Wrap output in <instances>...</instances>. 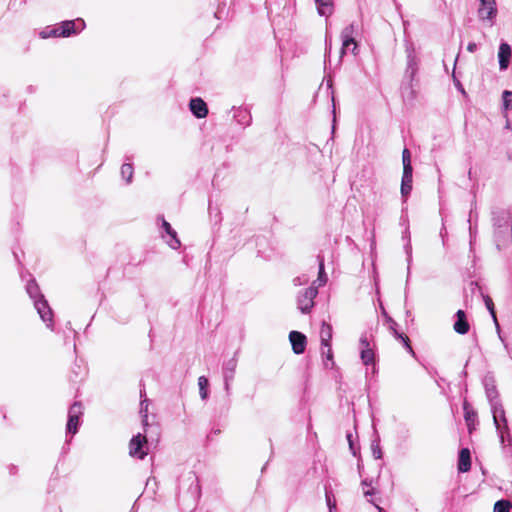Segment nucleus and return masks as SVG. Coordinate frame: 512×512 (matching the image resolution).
Wrapping results in <instances>:
<instances>
[{
	"instance_id": "nucleus-1",
	"label": "nucleus",
	"mask_w": 512,
	"mask_h": 512,
	"mask_svg": "<svg viewBox=\"0 0 512 512\" xmlns=\"http://www.w3.org/2000/svg\"><path fill=\"white\" fill-rule=\"evenodd\" d=\"M491 412L493 415V422L498 432L501 443H504L505 436L507 435L509 438V427L508 421L505 415V410L503 408L502 403H494L491 407Z\"/></svg>"
},
{
	"instance_id": "nucleus-7",
	"label": "nucleus",
	"mask_w": 512,
	"mask_h": 512,
	"mask_svg": "<svg viewBox=\"0 0 512 512\" xmlns=\"http://www.w3.org/2000/svg\"><path fill=\"white\" fill-rule=\"evenodd\" d=\"M34 306L40 316V318L47 323L48 327L52 325L53 313L48 305V302L41 296L38 300H35Z\"/></svg>"
},
{
	"instance_id": "nucleus-5",
	"label": "nucleus",
	"mask_w": 512,
	"mask_h": 512,
	"mask_svg": "<svg viewBox=\"0 0 512 512\" xmlns=\"http://www.w3.org/2000/svg\"><path fill=\"white\" fill-rule=\"evenodd\" d=\"M83 414V407L80 402H75L71 405L68 412L67 431L76 434L78 431L79 419Z\"/></svg>"
},
{
	"instance_id": "nucleus-29",
	"label": "nucleus",
	"mask_w": 512,
	"mask_h": 512,
	"mask_svg": "<svg viewBox=\"0 0 512 512\" xmlns=\"http://www.w3.org/2000/svg\"><path fill=\"white\" fill-rule=\"evenodd\" d=\"M403 171L413 170L411 165V153L405 148L402 152Z\"/></svg>"
},
{
	"instance_id": "nucleus-18",
	"label": "nucleus",
	"mask_w": 512,
	"mask_h": 512,
	"mask_svg": "<svg viewBox=\"0 0 512 512\" xmlns=\"http://www.w3.org/2000/svg\"><path fill=\"white\" fill-rule=\"evenodd\" d=\"M332 339V327L330 324L323 322L320 330V340L322 346H328Z\"/></svg>"
},
{
	"instance_id": "nucleus-27",
	"label": "nucleus",
	"mask_w": 512,
	"mask_h": 512,
	"mask_svg": "<svg viewBox=\"0 0 512 512\" xmlns=\"http://www.w3.org/2000/svg\"><path fill=\"white\" fill-rule=\"evenodd\" d=\"M512 504L508 500H499L494 504L493 512H510Z\"/></svg>"
},
{
	"instance_id": "nucleus-31",
	"label": "nucleus",
	"mask_w": 512,
	"mask_h": 512,
	"mask_svg": "<svg viewBox=\"0 0 512 512\" xmlns=\"http://www.w3.org/2000/svg\"><path fill=\"white\" fill-rule=\"evenodd\" d=\"M355 25L350 24L346 26L341 32V39H352L354 38Z\"/></svg>"
},
{
	"instance_id": "nucleus-43",
	"label": "nucleus",
	"mask_w": 512,
	"mask_h": 512,
	"mask_svg": "<svg viewBox=\"0 0 512 512\" xmlns=\"http://www.w3.org/2000/svg\"><path fill=\"white\" fill-rule=\"evenodd\" d=\"M327 502H328V505H329V508H330V512H332V506H331V503H330V498L329 496L327 495Z\"/></svg>"
},
{
	"instance_id": "nucleus-40",
	"label": "nucleus",
	"mask_w": 512,
	"mask_h": 512,
	"mask_svg": "<svg viewBox=\"0 0 512 512\" xmlns=\"http://www.w3.org/2000/svg\"><path fill=\"white\" fill-rule=\"evenodd\" d=\"M347 439H348V442H349L350 449H351L352 453L355 455L356 452H355L354 447H353L352 435L348 434L347 435Z\"/></svg>"
},
{
	"instance_id": "nucleus-36",
	"label": "nucleus",
	"mask_w": 512,
	"mask_h": 512,
	"mask_svg": "<svg viewBox=\"0 0 512 512\" xmlns=\"http://www.w3.org/2000/svg\"><path fill=\"white\" fill-rule=\"evenodd\" d=\"M147 411H148V403H147V400H142L141 401V410L140 412L143 413V423L144 425H147Z\"/></svg>"
},
{
	"instance_id": "nucleus-26",
	"label": "nucleus",
	"mask_w": 512,
	"mask_h": 512,
	"mask_svg": "<svg viewBox=\"0 0 512 512\" xmlns=\"http://www.w3.org/2000/svg\"><path fill=\"white\" fill-rule=\"evenodd\" d=\"M483 298H484L485 306L488 309L489 313L491 314L497 329L499 330V324H498V320H497V317H496V312H495V309H494V303H493L492 299L488 295L483 296Z\"/></svg>"
},
{
	"instance_id": "nucleus-44",
	"label": "nucleus",
	"mask_w": 512,
	"mask_h": 512,
	"mask_svg": "<svg viewBox=\"0 0 512 512\" xmlns=\"http://www.w3.org/2000/svg\"><path fill=\"white\" fill-rule=\"evenodd\" d=\"M362 484H363V485H368V482H367L366 480H364V481L362 482Z\"/></svg>"
},
{
	"instance_id": "nucleus-20",
	"label": "nucleus",
	"mask_w": 512,
	"mask_h": 512,
	"mask_svg": "<svg viewBox=\"0 0 512 512\" xmlns=\"http://www.w3.org/2000/svg\"><path fill=\"white\" fill-rule=\"evenodd\" d=\"M389 322L391 323V324H390V329L392 330V332H393L394 336H395L397 339L401 340V341L403 342L404 346L407 348V350H408L410 353H412V354H413L414 352H413L412 347H411V346H410V344H409V338H408L406 335H404V334H402V333H399V332L396 330L395 326H396L397 324H396V322H395V321H393L391 318H389Z\"/></svg>"
},
{
	"instance_id": "nucleus-11",
	"label": "nucleus",
	"mask_w": 512,
	"mask_h": 512,
	"mask_svg": "<svg viewBox=\"0 0 512 512\" xmlns=\"http://www.w3.org/2000/svg\"><path fill=\"white\" fill-rule=\"evenodd\" d=\"M360 345L362 346L360 357L364 365H369L374 363L375 354L373 350L369 347V343L366 336H362L360 338Z\"/></svg>"
},
{
	"instance_id": "nucleus-13",
	"label": "nucleus",
	"mask_w": 512,
	"mask_h": 512,
	"mask_svg": "<svg viewBox=\"0 0 512 512\" xmlns=\"http://www.w3.org/2000/svg\"><path fill=\"white\" fill-rule=\"evenodd\" d=\"M236 367H237V361L234 358L228 360L224 364L223 375H224L226 390L229 389V382L232 381L234 378V373H235Z\"/></svg>"
},
{
	"instance_id": "nucleus-3",
	"label": "nucleus",
	"mask_w": 512,
	"mask_h": 512,
	"mask_svg": "<svg viewBox=\"0 0 512 512\" xmlns=\"http://www.w3.org/2000/svg\"><path fill=\"white\" fill-rule=\"evenodd\" d=\"M478 16L480 20L487 21L490 26L493 25L497 16V7L495 0H479Z\"/></svg>"
},
{
	"instance_id": "nucleus-24",
	"label": "nucleus",
	"mask_w": 512,
	"mask_h": 512,
	"mask_svg": "<svg viewBox=\"0 0 512 512\" xmlns=\"http://www.w3.org/2000/svg\"><path fill=\"white\" fill-rule=\"evenodd\" d=\"M342 40V47H341V50H340V59L345 55L347 49H349V47L352 45L353 48H352V52L355 54L356 52V49H357V43L355 41L354 38L352 39H341Z\"/></svg>"
},
{
	"instance_id": "nucleus-9",
	"label": "nucleus",
	"mask_w": 512,
	"mask_h": 512,
	"mask_svg": "<svg viewBox=\"0 0 512 512\" xmlns=\"http://www.w3.org/2000/svg\"><path fill=\"white\" fill-rule=\"evenodd\" d=\"M511 56L512 50L510 45L506 42L501 43L498 51L499 68L501 71H504L508 68Z\"/></svg>"
},
{
	"instance_id": "nucleus-19",
	"label": "nucleus",
	"mask_w": 512,
	"mask_h": 512,
	"mask_svg": "<svg viewBox=\"0 0 512 512\" xmlns=\"http://www.w3.org/2000/svg\"><path fill=\"white\" fill-rule=\"evenodd\" d=\"M463 409H464V418H465V421L467 423V426H468V429H469V432L472 431V428H473V425L475 424V421H476V417H477V414L474 410H472L468 403L467 402H464V405H463Z\"/></svg>"
},
{
	"instance_id": "nucleus-42",
	"label": "nucleus",
	"mask_w": 512,
	"mask_h": 512,
	"mask_svg": "<svg viewBox=\"0 0 512 512\" xmlns=\"http://www.w3.org/2000/svg\"><path fill=\"white\" fill-rule=\"evenodd\" d=\"M372 494H373V491H372V490L364 491V495H365V496H369V495H372Z\"/></svg>"
},
{
	"instance_id": "nucleus-2",
	"label": "nucleus",
	"mask_w": 512,
	"mask_h": 512,
	"mask_svg": "<svg viewBox=\"0 0 512 512\" xmlns=\"http://www.w3.org/2000/svg\"><path fill=\"white\" fill-rule=\"evenodd\" d=\"M317 294V286H310L300 291L297 296L298 309L304 314L309 313L314 306V299L317 296Z\"/></svg>"
},
{
	"instance_id": "nucleus-8",
	"label": "nucleus",
	"mask_w": 512,
	"mask_h": 512,
	"mask_svg": "<svg viewBox=\"0 0 512 512\" xmlns=\"http://www.w3.org/2000/svg\"><path fill=\"white\" fill-rule=\"evenodd\" d=\"M289 340L295 354H302L305 351L307 340L304 334L298 331H291L289 333Z\"/></svg>"
},
{
	"instance_id": "nucleus-34",
	"label": "nucleus",
	"mask_w": 512,
	"mask_h": 512,
	"mask_svg": "<svg viewBox=\"0 0 512 512\" xmlns=\"http://www.w3.org/2000/svg\"><path fill=\"white\" fill-rule=\"evenodd\" d=\"M322 355L326 357L327 361H330L331 364L334 365L331 344H328V346H322Z\"/></svg>"
},
{
	"instance_id": "nucleus-16",
	"label": "nucleus",
	"mask_w": 512,
	"mask_h": 512,
	"mask_svg": "<svg viewBox=\"0 0 512 512\" xmlns=\"http://www.w3.org/2000/svg\"><path fill=\"white\" fill-rule=\"evenodd\" d=\"M412 174L413 170L403 171L402 181H401V195L406 198L408 194L412 190Z\"/></svg>"
},
{
	"instance_id": "nucleus-25",
	"label": "nucleus",
	"mask_w": 512,
	"mask_h": 512,
	"mask_svg": "<svg viewBox=\"0 0 512 512\" xmlns=\"http://www.w3.org/2000/svg\"><path fill=\"white\" fill-rule=\"evenodd\" d=\"M199 393L202 400H206L208 397V379L205 376L198 378Z\"/></svg>"
},
{
	"instance_id": "nucleus-6",
	"label": "nucleus",
	"mask_w": 512,
	"mask_h": 512,
	"mask_svg": "<svg viewBox=\"0 0 512 512\" xmlns=\"http://www.w3.org/2000/svg\"><path fill=\"white\" fill-rule=\"evenodd\" d=\"M58 28H60V37H68L76 33L77 30H83L85 28V22L82 19L63 21Z\"/></svg>"
},
{
	"instance_id": "nucleus-4",
	"label": "nucleus",
	"mask_w": 512,
	"mask_h": 512,
	"mask_svg": "<svg viewBox=\"0 0 512 512\" xmlns=\"http://www.w3.org/2000/svg\"><path fill=\"white\" fill-rule=\"evenodd\" d=\"M147 444V439L142 434L138 433L135 435L129 443V454L132 457L143 459L147 455V451L144 450Z\"/></svg>"
},
{
	"instance_id": "nucleus-32",
	"label": "nucleus",
	"mask_w": 512,
	"mask_h": 512,
	"mask_svg": "<svg viewBox=\"0 0 512 512\" xmlns=\"http://www.w3.org/2000/svg\"><path fill=\"white\" fill-rule=\"evenodd\" d=\"M503 106L505 110L512 108V91L505 90L502 94Z\"/></svg>"
},
{
	"instance_id": "nucleus-14",
	"label": "nucleus",
	"mask_w": 512,
	"mask_h": 512,
	"mask_svg": "<svg viewBox=\"0 0 512 512\" xmlns=\"http://www.w3.org/2000/svg\"><path fill=\"white\" fill-rule=\"evenodd\" d=\"M456 316L457 320L454 323V330L461 335L468 333L470 326L466 320L465 312L463 310H458Z\"/></svg>"
},
{
	"instance_id": "nucleus-22",
	"label": "nucleus",
	"mask_w": 512,
	"mask_h": 512,
	"mask_svg": "<svg viewBox=\"0 0 512 512\" xmlns=\"http://www.w3.org/2000/svg\"><path fill=\"white\" fill-rule=\"evenodd\" d=\"M26 291L29 294L30 298L33 299L34 302H35V300H38L41 296H43L40 293L39 287L34 280H31L27 283Z\"/></svg>"
},
{
	"instance_id": "nucleus-37",
	"label": "nucleus",
	"mask_w": 512,
	"mask_h": 512,
	"mask_svg": "<svg viewBox=\"0 0 512 512\" xmlns=\"http://www.w3.org/2000/svg\"><path fill=\"white\" fill-rule=\"evenodd\" d=\"M372 453L375 459H380L382 457V451L378 443L372 444Z\"/></svg>"
},
{
	"instance_id": "nucleus-41",
	"label": "nucleus",
	"mask_w": 512,
	"mask_h": 512,
	"mask_svg": "<svg viewBox=\"0 0 512 512\" xmlns=\"http://www.w3.org/2000/svg\"><path fill=\"white\" fill-rule=\"evenodd\" d=\"M326 54H329L331 52V40H328V37L326 36Z\"/></svg>"
},
{
	"instance_id": "nucleus-21",
	"label": "nucleus",
	"mask_w": 512,
	"mask_h": 512,
	"mask_svg": "<svg viewBox=\"0 0 512 512\" xmlns=\"http://www.w3.org/2000/svg\"><path fill=\"white\" fill-rule=\"evenodd\" d=\"M485 390H486V396H487L488 401L490 403V407H492L495 402L496 403H501V401L498 398V392H497L496 387H495L494 384L486 383L485 384Z\"/></svg>"
},
{
	"instance_id": "nucleus-17",
	"label": "nucleus",
	"mask_w": 512,
	"mask_h": 512,
	"mask_svg": "<svg viewBox=\"0 0 512 512\" xmlns=\"http://www.w3.org/2000/svg\"><path fill=\"white\" fill-rule=\"evenodd\" d=\"M318 13L321 16H330L333 12V2L332 0H315Z\"/></svg>"
},
{
	"instance_id": "nucleus-30",
	"label": "nucleus",
	"mask_w": 512,
	"mask_h": 512,
	"mask_svg": "<svg viewBox=\"0 0 512 512\" xmlns=\"http://www.w3.org/2000/svg\"><path fill=\"white\" fill-rule=\"evenodd\" d=\"M59 30H60V28L47 27L40 32V37L43 39H47L49 37H60Z\"/></svg>"
},
{
	"instance_id": "nucleus-28",
	"label": "nucleus",
	"mask_w": 512,
	"mask_h": 512,
	"mask_svg": "<svg viewBox=\"0 0 512 512\" xmlns=\"http://www.w3.org/2000/svg\"><path fill=\"white\" fill-rule=\"evenodd\" d=\"M326 282H327V275L324 272V263H323V260H320L318 278L316 281H314L312 283L311 286H316V283H318V286H322V285L326 284Z\"/></svg>"
},
{
	"instance_id": "nucleus-15",
	"label": "nucleus",
	"mask_w": 512,
	"mask_h": 512,
	"mask_svg": "<svg viewBox=\"0 0 512 512\" xmlns=\"http://www.w3.org/2000/svg\"><path fill=\"white\" fill-rule=\"evenodd\" d=\"M471 468V456L468 448H463L459 452L458 470L468 472Z\"/></svg>"
},
{
	"instance_id": "nucleus-38",
	"label": "nucleus",
	"mask_w": 512,
	"mask_h": 512,
	"mask_svg": "<svg viewBox=\"0 0 512 512\" xmlns=\"http://www.w3.org/2000/svg\"><path fill=\"white\" fill-rule=\"evenodd\" d=\"M403 238L407 239L406 250H407V253L410 254V252H411V244H410V232H409L408 228L405 229L404 234H403Z\"/></svg>"
},
{
	"instance_id": "nucleus-33",
	"label": "nucleus",
	"mask_w": 512,
	"mask_h": 512,
	"mask_svg": "<svg viewBox=\"0 0 512 512\" xmlns=\"http://www.w3.org/2000/svg\"><path fill=\"white\" fill-rule=\"evenodd\" d=\"M187 481L190 482V487L194 486V492L199 493V481L197 476L193 472H189L187 475Z\"/></svg>"
},
{
	"instance_id": "nucleus-10",
	"label": "nucleus",
	"mask_w": 512,
	"mask_h": 512,
	"mask_svg": "<svg viewBox=\"0 0 512 512\" xmlns=\"http://www.w3.org/2000/svg\"><path fill=\"white\" fill-rule=\"evenodd\" d=\"M189 107L193 115L197 118H205L208 114L207 105L201 98L191 99Z\"/></svg>"
},
{
	"instance_id": "nucleus-39",
	"label": "nucleus",
	"mask_w": 512,
	"mask_h": 512,
	"mask_svg": "<svg viewBox=\"0 0 512 512\" xmlns=\"http://www.w3.org/2000/svg\"><path fill=\"white\" fill-rule=\"evenodd\" d=\"M477 49V45L474 42H470L467 46V50L471 53L475 52Z\"/></svg>"
},
{
	"instance_id": "nucleus-35",
	"label": "nucleus",
	"mask_w": 512,
	"mask_h": 512,
	"mask_svg": "<svg viewBox=\"0 0 512 512\" xmlns=\"http://www.w3.org/2000/svg\"><path fill=\"white\" fill-rule=\"evenodd\" d=\"M309 282V276L306 274H303L301 276H297L293 279L294 286H302Z\"/></svg>"
},
{
	"instance_id": "nucleus-23",
	"label": "nucleus",
	"mask_w": 512,
	"mask_h": 512,
	"mask_svg": "<svg viewBox=\"0 0 512 512\" xmlns=\"http://www.w3.org/2000/svg\"><path fill=\"white\" fill-rule=\"evenodd\" d=\"M120 173H121L122 178H124L128 184L132 182L133 173H134L132 164L124 163L121 166Z\"/></svg>"
},
{
	"instance_id": "nucleus-12",
	"label": "nucleus",
	"mask_w": 512,
	"mask_h": 512,
	"mask_svg": "<svg viewBox=\"0 0 512 512\" xmlns=\"http://www.w3.org/2000/svg\"><path fill=\"white\" fill-rule=\"evenodd\" d=\"M162 228L164 229L166 234L170 237V239L166 241L167 244L172 249H178L181 245V242L177 237L176 231L171 227V225L165 219H162Z\"/></svg>"
}]
</instances>
